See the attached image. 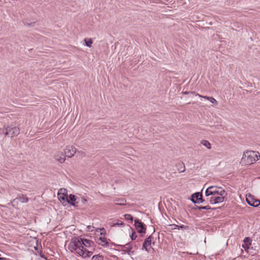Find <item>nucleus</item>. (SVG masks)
Here are the masks:
<instances>
[{"mask_svg": "<svg viewBox=\"0 0 260 260\" xmlns=\"http://www.w3.org/2000/svg\"><path fill=\"white\" fill-rule=\"evenodd\" d=\"M67 248L75 255L86 259L93 254L94 243L92 240L81 236L74 237L69 241Z\"/></svg>", "mask_w": 260, "mask_h": 260, "instance_id": "nucleus-1", "label": "nucleus"}, {"mask_svg": "<svg viewBox=\"0 0 260 260\" xmlns=\"http://www.w3.org/2000/svg\"><path fill=\"white\" fill-rule=\"evenodd\" d=\"M225 190L218 186H208L205 190L206 200L211 204L222 203L224 200Z\"/></svg>", "mask_w": 260, "mask_h": 260, "instance_id": "nucleus-2", "label": "nucleus"}, {"mask_svg": "<svg viewBox=\"0 0 260 260\" xmlns=\"http://www.w3.org/2000/svg\"><path fill=\"white\" fill-rule=\"evenodd\" d=\"M259 158L258 152L252 151H246L243 153L241 162L243 165H250L258 160Z\"/></svg>", "mask_w": 260, "mask_h": 260, "instance_id": "nucleus-3", "label": "nucleus"}, {"mask_svg": "<svg viewBox=\"0 0 260 260\" xmlns=\"http://www.w3.org/2000/svg\"><path fill=\"white\" fill-rule=\"evenodd\" d=\"M87 202L86 200L80 196L70 194L68 198L67 204H70L73 206H78L79 204H84Z\"/></svg>", "mask_w": 260, "mask_h": 260, "instance_id": "nucleus-4", "label": "nucleus"}, {"mask_svg": "<svg viewBox=\"0 0 260 260\" xmlns=\"http://www.w3.org/2000/svg\"><path fill=\"white\" fill-rule=\"evenodd\" d=\"M3 133L5 136L13 137L17 136L19 133V129L16 126H8L4 127Z\"/></svg>", "mask_w": 260, "mask_h": 260, "instance_id": "nucleus-5", "label": "nucleus"}, {"mask_svg": "<svg viewBox=\"0 0 260 260\" xmlns=\"http://www.w3.org/2000/svg\"><path fill=\"white\" fill-rule=\"evenodd\" d=\"M252 240L248 237L245 238L243 240L242 247L249 254L253 255L256 253L255 250H253L251 247Z\"/></svg>", "mask_w": 260, "mask_h": 260, "instance_id": "nucleus-6", "label": "nucleus"}, {"mask_svg": "<svg viewBox=\"0 0 260 260\" xmlns=\"http://www.w3.org/2000/svg\"><path fill=\"white\" fill-rule=\"evenodd\" d=\"M58 199L59 201L63 205H67L68 196L67 195V190L65 188H60L59 189L57 193Z\"/></svg>", "mask_w": 260, "mask_h": 260, "instance_id": "nucleus-7", "label": "nucleus"}, {"mask_svg": "<svg viewBox=\"0 0 260 260\" xmlns=\"http://www.w3.org/2000/svg\"><path fill=\"white\" fill-rule=\"evenodd\" d=\"M96 233L98 234H100V236L99 238V244L102 246H107L108 245V242L105 237V230L104 228L103 229H97L96 230Z\"/></svg>", "mask_w": 260, "mask_h": 260, "instance_id": "nucleus-8", "label": "nucleus"}, {"mask_svg": "<svg viewBox=\"0 0 260 260\" xmlns=\"http://www.w3.org/2000/svg\"><path fill=\"white\" fill-rule=\"evenodd\" d=\"M246 201L248 204L251 206L257 207L260 205V201L254 198L251 194L248 193L246 196Z\"/></svg>", "mask_w": 260, "mask_h": 260, "instance_id": "nucleus-9", "label": "nucleus"}, {"mask_svg": "<svg viewBox=\"0 0 260 260\" xmlns=\"http://www.w3.org/2000/svg\"><path fill=\"white\" fill-rule=\"evenodd\" d=\"M76 148L72 145H68L64 149V152L67 157H72L76 153Z\"/></svg>", "mask_w": 260, "mask_h": 260, "instance_id": "nucleus-10", "label": "nucleus"}, {"mask_svg": "<svg viewBox=\"0 0 260 260\" xmlns=\"http://www.w3.org/2000/svg\"><path fill=\"white\" fill-rule=\"evenodd\" d=\"M66 157L64 152L60 151L56 152L54 155V158L55 160L60 164L64 162Z\"/></svg>", "mask_w": 260, "mask_h": 260, "instance_id": "nucleus-11", "label": "nucleus"}, {"mask_svg": "<svg viewBox=\"0 0 260 260\" xmlns=\"http://www.w3.org/2000/svg\"><path fill=\"white\" fill-rule=\"evenodd\" d=\"M135 224L136 228L138 232L141 234H145L146 232V229L144 228L143 224L139 220H135Z\"/></svg>", "mask_w": 260, "mask_h": 260, "instance_id": "nucleus-12", "label": "nucleus"}, {"mask_svg": "<svg viewBox=\"0 0 260 260\" xmlns=\"http://www.w3.org/2000/svg\"><path fill=\"white\" fill-rule=\"evenodd\" d=\"M191 201L194 203H201L202 201V194L199 192L195 193L191 196Z\"/></svg>", "mask_w": 260, "mask_h": 260, "instance_id": "nucleus-13", "label": "nucleus"}, {"mask_svg": "<svg viewBox=\"0 0 260 260\" xmlns=\"http://www.w3.org/2000/svg\"><path fill=\"white\" fill-rule=\"evenodd\" d=\"M152 240V236H149L146 238L143 243V249H145V250L147 251H149V249L151 248Z\"/></svg>", "mask_w": 260, "mask_h": 260, "instance_id": "nucleus-14", "label": "nucleus"}, {"mask_svg": "<svg viewBox=\"0 0 260 260\" xmlns=\"http://www.w3.org/2000/svg\"><path fill=\"white\" fill-rule=\"evenodd\" d=\"M128 233H129L131 239L132 240H135L137 238L136 233L132 228H129L128 229Z\"/></svg>", "mask_w": 260, "mask_h": 260, "instance_id": "nucleus-15", "label": "nucleus"}, {"mask_svg": "<svg viewBox=\"0 0 260 260\" xmlns=\"http://www.w3.org/2000/svg\"><path fill=\"white\" fill-rule=\"evenodd\" d=\"M16 199L19 200L20 202H21L22 203H27L28 201V198L24 195H20V196H18L16 198Z\"/></svg>", "mask_w": 260, "mask_h": 260, "instance_id": "nucleus-16", "label": "nucleus"}, {"mask_svg": "<svg viewBox=\"0 0 260 260\" xmlns=\"http://www.w3.org/2000/svg\"><path fill=\"white\" fill-rule=\"evenodd\" d=\"M201 144L206 147L207 149H210L211 148V145L210 142L206 140H203L201 141Z\"/></svg>", "mask_w": 260, "mask_h": 260, "instance_id": "nucleus-17", "label": "nucleus"}, {"mask_svg": "<svg viewBox=\"0 0 260 260\" xmlns=\"http://www.w3.org/2000/svg\"><path fill=\"white\" fill-rule=\"evenodd\" d=\"M85 45L89 47H91V45L93 43L92 39H89L88 40L85 39L84 40Z\"/></svg>", "mask_w": 260, "mask_h": 260, "instance_id": "nucleus-18", "label": "nucleus"}, {"mask_svg": "<svg viewBox=\"0 0 260 260\" xmlns=\"http://www.w3.org/2000/svg\"><path fill=\"white\" fill-rule=\"evenodd\" d=\"M125 203H126V201L125 200H123V199H120V200H117L115 202V203L117 205H125Z\"/></svg>", "mask_w": 260, "mask_h": 260, "instance_id": "nucleus-19", "label": "nucleus"}, {"mask_svg": "<svg viewBox=\"0 0 260 260\" xmlns=\"http://www.w3.org/2000/svg\"><path fill=\"white\" fill-rule=\"evenodd\" d=\"M91 260H103V259L101 255L98 254L93 256Z\"/></svg>", "mask_w": 260, "mask_h": 260, "instance_id": "nucleus-20", "label": "nucleus"}, {"mask_svg": "<svg viewBox=\"0 0 260 260\" xmlns=\"http://www.w3.org/2000/svg\"><path fill=\"white\" fill-rule=\"evenodd\" d=\"M209 101L211 103H212V104H214L215 105H217V104H218L217 101L214 98H213L212 97H211V98H210V100H209Z\"/></svg>", "mask_w": 260, "mask_h": 260, "instance_id": "nucleus-21", "label": "nucleus"}, {"mask_svg": "<svg viewBox=\"0 0 260 260\" xmlns=\"http://www.w3.org/2000/svg\"><path fill=\"white\" fill-rule=\"evenodd\" d=\"M124 217H125V219H126V220H131V221L133 220V217L130 214H125Z\"/></svg>", "mask_w": 260, "mask_h": 260, "instance_id": "nucleus-22", "label": "nucleus"}, {"mask_svg": "<svg viewBox=\"0 0 260 260\" xmlns=\"http://www.w3.org/2000/svg\"><path fill=\"white\" fill-rule=\"evenodd\" d=\"M196 96H198L199 97L202 98L203 99H206V100H207L208 101L210 100V98H211V97L207 96H203V95H200L199 94H198V93L196 94Z\"/></svg>", "mask_w": 260, "mask_h": 260, "instance_id": "nucleus-23", "label": "nucleus"}, {"mask_svg": "<svg viewBox=\"0 0 260 260\" xmlns=\"http://www.w3.org/2000/svg\"><path fill=\"white\" fill-rule=\"evenodd\" d=\"M123 222L121 221H119L118 222H117L116 223H115L113 224V226H119V225H123Z\"/></svg>", "mask_w": 260, "mask_h": 260, "instance_id": "nucleus-24", "label": "nucleus"}, {"mask_svg": "<svg viewBox=\"0 0 260 260\" xmlns=\"http://www.w3.org/2000/svg\"><path fill=\"white\" fill-rule=\"evenodd\" d=\"M182 94H188V93H191V94H194V95H196V94H197V93H196L195 92H194V91H190H190H183L182 92Z\"/></svg>", "mask_w": 260, "mask_h": 260, "instance_id": "nucleus-25", "label": "nucleus"}, {"mask_svg": "<svg viewBox=\"0 0 260 260\" xmlns=\"http://www.w3.org/2000/svg\"><path fill=\"white\" fill-rule=\"evenodd\" d=\"M87 228H88V230L89 231H91H91H93V229L94 227L91 226V225H89V226H87Z\"/></svg>", "mask_w": 260, "mask_h": 260, "instance_id": "nucleus-26", "label": "nucleus"}, {"mask_svg": "<svg viewBox=\"0 0 260 260\" xmlns=\"http://www.w3.org/2000/svg\"><path fill=\"white\" fill-rule=\"evenodd\" d=\"M0 260H5V258L3 257H0Z\"/></svg>", "mask_w": 260, "mask_h": 260, "instance_id": "nucleus-27", "label": "nucleus"}, {"mask_svg": "<svg viewBox=\"0 0 260 260\" xmlns=\"http://www.w3.org/2000/svg\"><path fill=\"white\" fill-rule=\"evenodd\" d=\"M174 225L175 226V227H178L177 225Z\"/></svg>", "mask_w": 260, "mask_h": 260, "instance_id": "nucleus-28", "label": "nucleus"}, {"mask_svg": "<svg viewBox=\"0 0 260 260\" xmlns=\"http://www.w3.org/2000/svg\"><path fill=\"white\" fill-rule=\"evenodd\" d=\"M43 258H44V260H46V258H45V257H43Z\"/></svg>", "mask_w": 260, "mask_h": 260, "instance_id": "nucleus-29", "label": "nucleus"}]
</instances>
